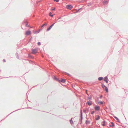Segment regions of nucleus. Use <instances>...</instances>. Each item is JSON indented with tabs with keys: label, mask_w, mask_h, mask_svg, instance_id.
<instances>
[{
	"label": "nucleus",
	"mask_w": 128,
	"mask_h": 128,
	"mask_svg": "<svg viewBox=\"0 0 128 128\" xmlns=\"http://www.w3.org/2000/svg\"><path fill=\"white\" fill-rule=\"evenodd\" d=\"M2 120H1V121H2Z\"/></svg>",
	"instance_id": "052dcab7"
},
{
	"label": "nucleus",
	"mask_w": 128,
	"mask_h": 128,
	"mask_svg": "<svg viewBox=\"0 0 128 128\" xmlns=\"http://www.w3.org/2000/svg\"><path fill=\"white\" fill-rule=\"evenodd\" d=\"M92 99V97L91 96H89L87 97V100H91Z\"/></svg>",
	"instance_id": "412c9836"
},
{
	"label": "nucleus",
	"mask_w": 128,
	"mask_h": 128,
	"mask_svg": "<svg viewBox=\"0 0 128 128\" xmlns=\"http://www.w3.org/2000/svg\"><path fill=\"white\" fill-rule=\"evenodd\" d=\"M94 3L93 2H90V3H88V5L87 6H90L92 5V4Z\"/></svg>",
	"instance_id": "2eb2a0df"
},
{
	"label": "nucleus",
	"mask_w": 128,
	"mask_h": 128,
	"mask_svg": "<svg viewBox=\"0 0 128 128\" xmlns=\"http://www.w3.org/2000/svg\"><path fill=\"white\" fill-rule=\"evenodd\" d=\"M32 37H31L29 40L28 42V43L30 42H31V40H32Z\"/></svg>",
	"instance_id": "2f4dec72"
},
{
	"label": "nucleus",
	"mask_w": 128,
	"mask_h": 128,
	"mask_svg": "<svg viewBox=\"0 0 128 128\" xmlns=\"http://www.w3.org/2000/svg\"><path fill=\"white\" fill-rule=\"evenodd\" d=\"M53 78L54 80L58 81L59 82H60V80L55 76H54Z\"/></svg>",
	"instance_id": "1a4fd4ad"
},
{
	"label": "nucleus",
	"mask_w": 128,
	"mask_h": 128,
	"mask_svg": "<svg viewBox=\"0 0 128 128\" xmlns=\"http://www.w3.org/2000/svg\"><path fill=\"white\" fill-rule=\"evenodd\" d=\"M29 94V93H28V92L26 93V95H27V94Z\"/></svg>",
	"instance_id": "864d4df0"
},
{
	"label": "nucleus",
	"mask_w": 128,
	"mask_h": 128,
	"mask_svg": "<svg viewBox=\"0 0 128 128\" xmlns=\"http://www.w3.org/2000/svg\"><path fill=\"white\" fill-rule=\"evenodd\" d=\"M22 30H23V28L22 27Z\"/></svg>",
	"instance_id": "bf43d9fd"
},
{
	"label": "nucleus",
	"mask_w": 128,
	"mask_h": 128,
	"mask_svg": "<svg viewBox=\"0 0 128 128\" xmlns=\"http://www.w3.org/2000/svg\"><path fill=\"white\" fill-rule=\"evenodd\" d=\"M109 126H110V127H112V125L110 124V125Z\"/></svg>",
	"instance_id": "8fccbe9b"
},
{
	"label": "nucleus",
	"mask_w": 128,
	"mask_h": 128,
	"mask_svg": "<svg viewBox=\"0 0 128 128\" xmlns=\"http://www.w3.org/2000/svg\"><path fill=\"white\" fill-rule=\"evenodd\" d=\"M38 85V84H37V85H36L35 86H33V87H35V86H37Z\"/></svg>",
	"instance_id": "6e6d98bb"
},
{
	"label": "nucleus",
	"mask_w": 128,
	"mask_h": 128,
	"mask_svg": "<svg viewBox=\"0 0 128 128\" xmlns=\"http://www.w3.org/2000/svg\"><path fill=\"white\" fill-rule=\"evenodd\" d=\"M86 110H84V111H83L84 112V113H86Z\"/></svg>",
	"instance_id": "c03bdc74"
},
{
	"label": "nucleus",
	"mask_w": 128,
	"mask_h": 128,
	"mask_svg": "<svg viewBox=\"0 0 128 128\" xmlns=\"http://www.w3.org/2000/svg\"><path fill=\"white\" fill-rule=\"evenodd\" d=\"M3 61L4 62H6V60L5 59H3Z\"/></svg>",
	"instance_id": "58836bf2"
},
{
	"label": "nucleus",
	"mask_w": 128,
	"mask_h": 128,
	"mask_svg": "<svg viewBox=\"0 0 128 128\" xmlns=\"http://www.w3.org/2000/svg\"><path fill=\"white\" fill-rule=\"evenodd\" d=\"M29 94V93H28V92L26 93V95H27V94Z\"/></svg>",
	"instance_id": "603ef678"
},
{
	"label": "nucleus",
	"mask_w": 128,
	"mask_h": 128,
	"mask_svg": "<svg viewBox=\"0 0 128 128\" xmlns=\"http://www.w3.org/2000/svg\"><path fill=\"white\" fill-rule=\"evenodd\" d=\"M54 1H56V2H58L59 1V0H54Z\"/></svg>",
	"instance_id": "4c0bfd02"
},
{
	"label": "nucleus",
	"mask_w": 128,
	"mask_h": 128,
	"mask_svg": "<svg viewBox=\"0 0 128 128\" xmlns=\"http://www.w3.org/2000/svg\"><path fill=\"white\" fill-rule=\"evenodd\" d=\"M47 25V23H44L42 26V27L43 26H46Z\"/></svg>",
	"instance_id": "4be33fe9"
},
{
	"label": "nucleus",
	"mask_w": 128,
	"mask_h": 128,
	"mask_svg": "<svg viewBox=\"0 0 128 128\" xmlns=\"http://www.w3.org/2000/svg\"><path fill=\"white\" fill-rule=\"evenodd\" d=\"M103 103V102L102 101H99L98 102V104H102Z\"/></svg>",
	"instance_id": "393cba45"
},
{
	"label": "nucleus",
	"mask_w": 128,
	"mask_h": 128,
	"mask_svg": "<svg viewBox=\"0 0 128 128\" xmlns=\"http://www.w3.org/2000/svg\"><path fill=\"white\" fill-rule=\"evenodd\" d=\"M105 108H104V109L106 110V112H108L106 110V109H107L108 108H107V107L106 106L105 107Z\"/></svg>",
	"instance_id": "c9c22d12"
},
{
	"label": "nucleus",
	"mask_w": 128,
	"mask_h": 128,
	"mask_svg": "<svg viewBox=\"0 0 128 128\" xmlns=\"http://www.w3.org/2000/svg\"><path fill=\"white\" fill-rule=\"evenodd\" d=\"M102 95H101V96H100V98H102Z\"/></svg>",
	"instance_id": "49530a36"
},
{
	"label": "nucleus",
	"mask_w": 128,
	"mask_h": 128,
	"mask_svg": "<svg viewBox=\"0 0 128 128\" xmlns=\"http://www.w3.org/2000/svg\"><path fill=\"white\" fill-rule=\"evenodd\" d=\"M97 117L96 118V120H98L100 119V116L98 115H97Z\"/></svg>",
	"instance_id": "a211bd4d"
},
{
	"label": "nucleus",
	"mask_w": 128,
	"mask_h": 128,
	"mask_svg": "<svg viewBox=\"0 0 128 128\" xmlns=\"http://www.w3.org/2000/svg\"><path fill=\"white\" fill-rule=\"evenodd\" d=\"M56 8H51V10H52L54 11L55 10Z\"/></svg>",
	"instance_id": "473e14b6"
},
{
	"label": "nucleus",
	"mask_w": 128,
	"mask_h": 128,
	"mask_svg": "<svg viewBox=\"0 0 128 128\" xmlns=\"http://www.w3.org/2000/svg\"><path fill=\"white\" fill-rule=\"evenodd\" d=\"M29 94V93H28V92L26 93V95H27V94Z\"/></svg>",
	"instance_id": "3c124183"
},
{
	"label": "nucleus",
	"mask_w": 128,
	"mask_h": 128,
	"mask_svg": "<svg viewBox=\"0 0 128 128\" xmlns=\"http://www.w3.org/2000/svg\"><path fill=\"white\" fill-rule=\"evenodd\" d=\"M32 54H35L38 52V48H32Z\"/></svg>",
	"instance_id": "7ed1b4c3"
},
{
	"label": "nucleus",
	"mask_w": 128,
	"mask_h": 128,
	"mask_svg": "<svg viewBox=\"0 0 128 128\" xmlns=\"http://www.w3.org/2000/svg\"><path fill=\"white\" fill-rule=\"evenodd\" d=\"M66 82V80L64 79L61 78L60 80V82H59V83H60L61 82L64 83H65Z\"/></svg>",
	"instance_id": "9d476101"
},
{
	"label": "nucleus",
	"mask_w": 128,
	"mask_h": 128,
	"mask_svg": "<svg viewBox=\"0 0 128 128\" xmlns=\"http://www.w3.org/2000/svg\"><path fill=\"white\" fill-rule=\"evenodd\" d=\"M28 108H30V109H32V107H28Z\"/></svg>",
	"instance_id": "09e8293b"
},
{
	"label": "nucleus",
	"mask_w": 128,
	"mask_h": 128,
	"mask_svg": "<svg viewBox=\"0 0 128 128\" xmlns=\"http://www.w3.org/2000/svg\"><path fill=\"white\" fill-rule=\"evenodd\" d=\"M95 112V111L94 110L93 111H92V112L91 113V114H93Z\"/></svg>",
	"instance_id": "e433bc0d"
},
{
	"label": "nucleus",
	"mask_w": 128,
	"mask_h": 128,
	"mask_svg": "<svg viewBox=\"0 0 128 128\" xmlns=\"http://www.w3.org/2000/svg\"><path fill=\"white\" fill-rule=\"evenodd\" d=\"M111 124H112V127H114L115 126V125L114 123L113 122H111Z\"/></svg>",
	"instance_id": "c85d7f7f"
},
{
	"label": "nucleus",
	"mask_w": 128,
	"mask_h": 128,
	"mask_svg": "<svg viewBox=\"0 0 128 128\" xmlns=\"http://www.w3.org/2000/svg\"><path fill=\"white\" fill-rule=\"evenodd\" d=\"M86 124H90V120H86Z\"/></svg>",
	"instance_id": "aec40b11"
},
{
	"label": "nucleus",
	"mask_w": 128,
	"mask_h": 128,
	"mask_svg": "<svg viewBox=\"0 0 128 128\" xmlns=\"http://www.w3.org/2000/svg\"><path fill=\"white\" fill-rule=\"evenodd\" d=\"M113 117L116 119V121L117 122H118L120 123V122L119 119L116 116L113 115Z\"/></svg>",
	"instance_id": "9b49d317"
},
{
	"label": "nucleus",
	"mask_w": 128,
	"mask_h": 128,
	"mask_svg": "<svg viewBox=\"0 0 128 128\" xmlns=\"http://www.w3.org/2000/svg\"><path fill=\"white\" fill-rule=\"evenodd\" d=\"M77 126H78V127L79 126V124H77Z\"/></svg>",
	"instance_id": "5fc2aeb1"
},
{
	"label": "nucleus",
	"mask_w": 128,
	"mask_h": 128,
	"mask_svg": "<svg viewBox=\"0 0 128 128\" xmlns=\"http://www.w3.org/2000/svg\"><path fill=\"white\" fill-rule=\"evenodd\" d=\"M17 58L18 59H19V60L20 59V58L18 56H17Z\"/></svg>",
	"instance_id": "a19ab883"
},
{
	"label": "nucleus",
	"mask_w": 128,
	"mask_h": 128,
	"mask_svg": "<svg viewBox=\"0 0 128 128\" xmlns=\"http://www.w3.org/2000/svg\"><path fill=\"white\" fill-rule=\"evenodd\" d=\"M81 2V3H83L84 2V0H82L80 1Z\"/></svg>",
	"instance_id": "ea45409f"
},
{
	"label": "nucleus",
	"mask_w": 128,
	"mask_h": 128,
	"mask_svg": "<svg viewBox=\"0 0 128 128\" xmlns=\"http://www.w3.org/2000/svg\"><path fill=\"white\" fill-rule=\"evenodd\" d=\"M28 57L29 58H32V56L28 54Z\"/></svg>",
	"instance_id": "c756f323"
},
{
	"label": "nucleus",
	"mask_w": 128,
	"mask_h": 128,
	"mask_svg": "<svg viewBox=\"0 0 128 128\" xmlns=\"http://www.w3.org/2000/svg\"><path fill=\"white\" fill-rule=\"evenodd\" d=\"M42 30V29H39V30H37V31L38 32V33H39L41 30Z\"/></svg>",
	"instance_id": "f704fd0d"
},
{
	"label": "nucleus",
	"mask_w": 128,
	"mask_h": 128,
	"mask_svg": "<svg viewBox=\"0 0 128 128\" xmlns=\"http://www.w3.org/2000/svg\"><path fill=\"white\" fill-rule=\"evenodd\" d=\"M87 104L88 105L90 106H91L92 104V101H90V102L89 101H87Z\"/></svg>",
	"instance_id": "f8f14e48"
},
{
	"label": "nucleus",
	"mask_w": 128,
	"mask_h": 128,
	"mask_svg": "<svg viewBox=\"0 0 128 128\" xmlns=\"http://www.w3.org/2000/svg\"><path fill=\"white\" fill-rule=\"evenodd\" d=\"M17 77L16 76V77Z\"/></svg>",
	"instance_id": "680f3d73"
},
{
	"label": "nucleus",
	"mask_w": 128,
	"mask_h": 128,
	"mask_svg": "<svg viewBox=\"0 0 128 128\" xmlns=\"http://www.w3.org/2000/svg\"><path fill=\"white\" fill-rule=\"evenodd\" d=\"M101 83V86L102 88L104 90L106 91V93H108V88L103 83Z\"/></svg>",
	"instance_id": "f03ea898"
},
{
	"label": "nucleus",
	"mask_w": 128,
	"mask_h": 128,
	"mask_svg": "<svg viewBox=\"0 0 128 128\" xmlns=\"http://www.w3.org/2000/svg\"><path fill=\"white\" fill-rule=\"evenodd\" d=\"M54 14H52V13L51 12H50L49 15L51 17H52L54 16Z\"/></svg>",
	"instance_id": "bb28decb"
},
{
	"label": "nucleus",
	"mask_w": 128,
	"mask_h": 128,
	"mask_svg": "<svg viewBox=\"0 0 128 128\" xmlns=\"http://www.w3.org/2000/svg\"><path fill=\"white\" fill-rule=\"evenodd\" d=\"M22 108H20V109H18L16 110H15L13 112H11L10 114H8L7 116H8L10 114H11L13 112H15V111H16L17 110H20V109H21Z\"/></svg>",
	"instance_id": "cd10ccee"
},
{
	"label": "nucleus",
	"mask_w": 128,
	"mask_h": 128,
	"mask_svg": "<svg viewBox=\"0 0 128 128\" xmlns=\"http://www.w3.org/2000/svg\"><path fill=\"white\" fill-rule=\"evenodd\" d=\"M31 34V31L29 30L26 31L25 32V35L26 36L30 35Z\"/></svg>",
	"instance_id": "39448f33"
},
{
	"label": "nucleus",
	"mask_w": 128,
	"mask_h": 128,
	"mask_svg": "<svg viewBox=\"0 0 128 128\" xmlns=\"http://www.w3.org/2000/svg\"><path fill=\"white\" fill-rule=\"evenodd\" d=\"M103 124H102V126H104L106 125V124L105 123H106L105 121L104 120L102 122Z\"/></svg>",
	"instance_id": "6ab92c4d"
},
{
	"label": "nucleus",
	"mask_w": 128,
	"mask_h": 128,
	"mask_svg": "<svg viewBox=\"0 0 128 128\" xmlns=\"http://www.w3.org/2000/svg\"><path fill=\"white\" fill-rule=\"evenodd\" d=\"M13 77L12 76H9L8 77H6V78H10V77Z\"/></svg>",
	"instance_id": "de8ad7c7"
},
{
	"label": "nucleus",
	"mask_w": 128,
	"mask_h": 128,
	"mask_svg": "<svg viewBox=\"0 0 128 128\" xmlns=\"http://www.w3.org/2000/svg\"><path fill=\"white\" fill-rule=\"evenodd\" d=\"M103 79V77L102 76L99 77L98 78V80L99 81H101V80H102Z\"/></svg>",
	"instance_id": "dca6fc26"
},
{
	"label": "nucleus",
	"mask_w": 128,
	"mask_h": 128,
	"mask_svg": "<svg viewBox=\"0 0 128 128\" xmlns=\"http://www.w3.org/2000/svg\"><path fill=\"white\" fill-rule=\"evenodd\" d=\"M94 108L96 111H99L100 109V107L98 106H96L94 107Z\"/></svg>",
	"instance_id": "20e7f679"
},
{
	"label": "nucleus",
	"mask_w": 128,
	"mask_h": 128,
	"mask_svg": "<svg viewBox=\"0 0 128 128\" xmlns=\"http://www.w3.org/2000/svg\"><path fill=\"white\" fill-rule=\"evenodd\" d=\"M63 74H64L65 75H67L68 76H70V74H69L67 73L66 72H63Z\"/></svg>",
	"instance_id": "ddd939ff"
},
{
	"label": "nucleus",
	"mask_w": 128,
	"mask_h": 128,
	"mask_svg": "<svg viewBox=\"0 0 128 128\" xmlns=\"http://www.w3.org/2000/svg\"><path fill=\"white\" fill-rule=\"evenodd\" d=\"M82 8H79V9H78V10H76V12H74V13H77V12H79V10H80Z\"/></svg>",
	"instance_id": "b1692460"
},
{
	"label": "nucleus",
	"mask_w": 128,
	"mask_h": 128,
	"mask_svg": "<svg viewBox=\"0 0 128 128\" xmlns=\"http://www.w3.org/2000/svg\"><path fill=\"white\" fill-rule=\"evenodd\" d=\"M61 18H62V17H60L58 18V19L57 20H58V19H60Z\"/></svg>",
	"instance_id": "a18cd8bd"
},
{
	"label": "nucleus",
	"mask_w": 128,
	"mask_h": 128,
	"mask_svg": "<svg viewBox=\"0 0 128 128\" xmlns=\"http://www.w3.org/2000/svg\"><path fill=\"white\" fill-rule=\"evenodd\" d=\"M108 1L106 0H104L103 2V3L104 4H106L108 3Z\"/></svg>",
	"instance_id": "a878e982"
},
{
	"label": "nucleus",
	"mask_w": 128,
	"mask_h": 128,
	"mask_svg": "<svg viewBox=\"0 0 128 128\" xmlns=\"http://www.w3.org/2000/svg\"><path fill=\"white\" fill-rule=\"evenodd\" d=\"M37 44H38V45L39 46H40V45H41V43L40 42H38Z\"/></svg>",
	"instance_id": "72a5a7b5"
},
{
	"label": "nucleus",
	"mask_w": 128,
	"mask_h": 128,
	"mask_svg": "<svg viewBox=\"0 0 128 128\" xmlns=\"http://www.w3.org/2000/svg\"><path fill=\"white\" fill-rule=\"evenodd\" d=\"M82 109H80V118L79 119L80 122V124H82V120L83 119L82 116Z\"/></svg>",
	"instance_id": "f257e3e1"
},
{
	"label": "nucleus",
	"mask_w": 128,
	"mask_h": 128,
	"mask_svg": "<svg viewBox=\"0 0 128 128\" xmlns=\"http://www.w3.org/2000/svg\"><path fill=\"white\" fill-rule=\"evenodd\" d=\"M70 124H73L74 123L73 122L72 120V118H71L70 120Z\"/></svg>",
	"instance_id": "f3484780"
},
{
	"label": "nucleus",
	"mask_w": 128,
	"mask_h": 128,
	"mask_svg": "<svg viewBox=\"0 0 128 128\" xmlns=\"http://www.w3.org/2000/svg\"><path fill=\"white\" fill-rule=\"evenodd\" d=\"M16 55L17 56H18V53L17 52H16Z\"/></svg>",
	"instance_id": "79ce46f5"
},
{
	"label": "nucleus",
	"mask_w": 128,
	"mask_h": 128,
	"mask_svg": "<svg viewBox=\"0 0 128 128\" xmlns=\"http://www.w3.org/2000/svg\"><path fill=\"white\" fill-rule=\"evenodd\" d=\"M90 128H93L92 127H90Z\"/></svg>",
	"instance_id": "4d7b16f0"
},
{
	"label": "nucleus",
	"mask_w": 128,
	"mask_h": 128,
	"mask_svg": "<svg viewBox=\"0 0 128 128\" xmlns=\"http://www.w3.org/2000/svg\"><path fill=\"white\" fill-rule=\"evenodd\" d=\"M66 7L67 9L70 10L73 8V6L71 5H67L66 6Z\"/></svg>",
	"instance_id": "6e6552de"
},
{
	"label": "nucleus",
	"mask_w": 128,
	"mask_h": 128,
	"mask_svg": "<svg viewBox=\"0 0 128 128\" xmlns=\"http://www.w3.org/2000/svg\"><path fill=\"white\" fill-rule=\"evenodd\" d=\"M34 33V34H37L38 33L37 32H38L36 30H33Z\"/></svg>",
	"instance_id": "7c9ffc66"
},
{
	"label": "nucleus",
	"mask_w": 128,
	"mask_h": 128,
	"mask_svg": "<svg viewBox=\"0 0 128 128\" xmlns=\"http://www.w3.org/2000/svg\"><path fill=\"white\" fill-rule=\"evenodd\" d=\"M1 72V70H0V73Z\"/></svg>",
	"instance_id": "13d9d810"
},
{
	"label": "nucleus",
	"mask_w": 128,
	"mask_h": 128,
	"mask_svg": "<svg viewBox=\"0 0 128 128\" xmlns=\"http://www.w3.org/2000/svg\"><path fill=\"white\" fill-rule=\"evenodd\" d=\"M55 23H54L52 24L48 28L46 29V31H48L50 30V29L52 28V27L54 26Z\"/></svg>",
	"instance_id": "423d86ee"
},
{
	"label": "nucleus",
	"mask_w": 128,
	"mask_h": 128,
	"mask_svg": "<svg viewBox=\"0 0 128 128\" xmlns=\"http://www.w3.org/2000/svg\"><path fill=\"white\" fill-rule=\"evenodd\" d=\"M27 22H28L27 20L26 19H24V21L22 22V24H24V23H26Z\"/></svg>",
	"instance_id": "4468645a"
},
{
	"label": "nucleus",
	"mask_w": 128,
	"mask_h": 128,
	"mask_svg": "<svg viewBox=\"0 0 128 128\" xmlns=\"http://www.w3.org/2000/svg\"><path fill=\"white\" fill-rule=\"evenodd\" d=\"M28 60L29 61V62H32V60Z\"/></svg>",
	"instance_id": "37998d69"
},
{
	"label": "nucleus",
	"mask_w": 128,
	"mask_h": 128,
	"mask_svg": "<svg viewBox=\"0 0 128 128\" xmlns=\"http://www.w3.org/2000/svg\"><path fill=\"white\" fill-rule=\"evenodd\" d=\"M104 81L105 82H106V83H108V76H105L104 78Z\"/></svg>",
	"instance_id": "0eeeda50"
},
{
	"label": "nucleus",
	"mask_w": 128,
	"mask_h": 128,
	"mask_svg": "<svg viewBox=\"0 0 128 128\" xmlns=\"http://www.w3.org/2000/svg\"><path fill=\"white\" fill-rule=\"evenodd\" d=\"M28 24V22H27V23H26V24H25V26L27 27H30V26Z\"/></svg>",
	"instance_id": "5701e85b"
}]
</instances>
